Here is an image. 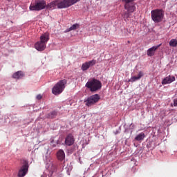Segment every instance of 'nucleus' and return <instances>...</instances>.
Returning a JSON list of instances; mask_svg holds the SVG:
<instances>
[{"label": "nucleus", "mask_w": 177, "mask_h": 177, "mask_svg": "<svg viewBox=\"0 0 177 177\" xmlns=\"http://www.w3.org/2000/svg\"><path fill=\"white\" fill-rule=\"evenodd\" d=\"M28 161L24 160L22 161V166L21 167V169L19 171L18 176L19 177H24L26 175H27V172H28Z\"/></svg>", "instance_id": "nucleus-9"}, {"label": "nucleus", "mask_w": 177, "mask_h": 177, "mask_svg": "<svg viewBox=\"0 0 177 177\" xmlns=\"http://www.w3.org/2000/svg\"><path fill=\"white\" fill-rule=\"evenodd\" d=\"M78 27H80V25L78 24H73L69 28L66 29V32H70V31H73V30H77Z\"/></svg>", "instance_id": "nucleus-20"}, {"label": "nucleus", "mask_w": 177, "mask_h": 177, "mask_svg": "<svg viewBox=\"0 0 177 177\" xmlns=\"http://www.w3.org/2000/svg\"><path fill=\"white\" fill-rule=\"evenodd\" d=\"M175 81V76L169 75L165 77L162 81V85H167L168 84H172Z\"/></svg>", "instance_id": "nucleus-14"}, {"label": "nucleus", "mask_w": 177, "mask_h": 177, "mask_svg": "<svg viewBox=\"0 0 177 177\" xmlns=\"http://www.w3.org/2000/svg\"><path fill=\"white\" fill-rule=\"evenodd\" d=\"M160 46H161V44L158 46H154L152 48L148 49L147 51V56H149L150 57H151V56H154L156 50H157V49H158Z\"/></svg>", "instance_id": "nucleus-13"}, {"label": "nucleus", "mask_w": 177, "mask_h": 177, "mask_svg": "<svg viewBox=\"0 0 177 177\" xmlns=\"http://www.w3.org/2000/svg\"><path fill=\"white\" fill-rule=\"evenodd\" d=\"M46 168L49 171L50 175H53V172H56L57 166L53 162V160H50V161L46 165Z\"/></svg>", "instance_id": "nucleus-10"}, {"label": "nucleus", "mask_w": 177, "mask_h": 177, "mask_svg": "<svg viewBox=\"0 0 177 177\" xmlns=\"http://www.w3.org/2000/svg\"><path fill=\"white\" fill-rule=\"evenodd\" d=\"M81 0H65L66 3V7L70 8V6H73V5H75L77 2H80Z\"/></svg>", "instance_id": "nucleus-18"}, {"label": "nucleus", "mask_w": 177, "mask_h": 177, "mask_svg": "<svg viewBox=\"0 0 177 177\" xmlns=\"http://www.w3.org/2000/svg\"><path fill=\"white\" fill-rule=\"evenodd\" d=\"M86 87L88 88L91 92H96L102 89V82L96 79H93L86 84Z\"/></svg>", "instance_id": "nucleus-3"}, {"label": "nucleus", "mask_w": 177, "mask_h": 177, "mask_svg": "<svg viewBox=\"0 0 177 177\" xmlns=\"http://www.w3.org/2000/svg\"><path fill=\"white\" fill-rule=\"evenodd\" d=\"M145 138H146L145 133H140L135 138V140H137V142H140V140H143Z\"/></svg>", "instance_id": "nucleus-19"}, {"label": "nucleus", "mask_w": 177, "mask_h": 177, "mask_svg": "<svg viewBox=\"0 0 177 177\" xmlns=\"http://www.w3.org/2000/svg\"><path fill=\"white\" fill-rule=\"evenodd\" d=\"M131 1H135V0H131Z\"/></svg>", "instance_id": "nucleus-27"}, {"label": "nucleus", "mask_w": 177, "mask_h": 177, "mask_svg": "<svg viewBox=\"0 0 177 177\" xmlns=\"http://www.w3.org/2000/svg\"><path fill=\"white\" fill-rule=\"evenodd\" d=\"M37 100H41L42 99V95L41 94H39L37 95Z\"/></svg>", "instance_id": "nucleus-24"}, {"label": "nucleus", "mask_w": 177, "mask_h": 177, "mask_svg": "<svg viewBox=\"0 0 177 177\" xmlns=\"http://www.w3.org/2000/svg\"><path fill=\"white\" fill-rule=\"evenodd\" d=\"M122 17L124 20V21H127L131 17V12H128V11L124 12V14L122 15Z\"/></svg>", "instance_id": "nucleus-21"}, {"label": "nucleus", "mask_w": 177, "mask_h": 177, "mask_svg": "<svg viewBox=\"0 0 177 177\" xmlns=\"http://www.w3.org/2000/svg\"><path fill=\"white\" fill-rule=\"evenodd\" d=\"M7 1H8V2H10L11 0H7Z\"/></svg>", "instance_id": "nucleus-26"}, {"label": "nucleus", "mask_w": 177, "mask_h": 177, "mask_svg": "<svg viewBox=\"0 0 177 177\" xmlns=\"http://www.w3.org/2000/svg\"><path fill=\"white\" fill-rule=\"evenodd\" d=\"M99 100H100V95H99V94H95L87 97L86 100H84V103L87 107H91L96 104Z\"/></svg>", "instance_id": "nucleus-7"}, {"label": "nucleus", "mask_w": 177, "mask_h": 177, "mask_svg": "<svg viewBox=\"0 0 177 177\" xmlns=\"http://www.w3.org/2000/svg\"><path fill=\"white\" fill-rule=\"evenodd\" d=\"M151 19L154 23H160V21H162V19H164V12H162V10H153L151 12Z\"/></svg>", "instance_id": "nucleus-5"}, {"label": "nucleus", "mask_w": 177, "mask_h": 177, "mask_svg": "<svg viewBox=\"0 0 177 177\" xmlns=\"http://www.w3.org/2000/svg\"><path fill=\"white\" fill-rule=\"evenodd\" d=\"M124 3V9L127 10L129 13H133L136 10L135 3L132 0H122Z\"/></svg>", "instance_id": "nucleus-8"}, {"label": "nucleus", "mask_w": 177, "mask_h": 177, "mask_svg": "<svg viewBox=\"0 0 177 177\" xmlns=\"http://www.w3.org/2000/svg\"><path fill=\"white\" fill-rule=\"evenodd\" d=\"M66 84H67V80H62L58 82L53 88L52 91L53 95H60V93L64 91V88H66Z\"/></svg>", "instance_id": "nucleus-6"}, {"label": "nucleus", "mask_w": 177, "mask_h": 177, "mask_svg": "<svg viewBox=\"0 0 177 177\" xmlns=\"http://www.w3.org/2000/svg\"><path fill=\"white\" fill-rule=\"evenodd\" d=\"M49 41V33H44L41 35L40 41H37L35 44V48L37 50L41 52L42 50H45L46 48V44Z\"/></svg>", "instance_id": "nucleus-1"}, {"label": "nucleus", "mask_w": 177, "mask_h": 177, "mask_svg": "<svg viewBox=\"0 0 177 177\" xmlns=\"http://www.w3.org/2000/svg\"><path fill=\"white\" fill-rule=\"evenodd\" d=\"M66 0H55L46 5V9H66Z\"/></svg>", "instance_id": "nucleus-2"}, {"label": "nucleus", "mask_w": 177, "mask_h": 177, "mask_svg": "<svg viewBox=\"0 0 177 177\" xmlns=\"http://www.w3.org/2000/svg\"><path fill=\"white\" fill-rule=\"evenodd\" d=\"M23 77H24V73L21 71L15 72L12 75V78L15 80H20V78H23Z\"/></svg>", "instance_id": "nucleus-16"}, {"label": "nucleus", "mask_w": 177, "mask_h": 177, "mask_svg": "<svg viewBox=\"0 0 177 177\" xmlns=\"http://www.w3.org/2000/svg\"><path fill=\"white\" fill-rule=\"evenodd\" d=\"M57 158L59 160V161H63L64 158H66V153H64V151L62 149H59L57 152Z\"/></svg>", "instance_id": "nucleus-15"}, {"label": "nucleus", "mask_w": 177, "mask_h": 177, "mask_svg": "<svg viewBox=\"0 0 177 177\" xmlns=\"http://www.w3.org/2000/svg\"><path fill=\"white\" fill-rule=\"evenodd\" d=\"M46 8V1L45 0L35 1V3L30 4L29 9L32 11L39 12Z\"/></svg>", "instance_id": "nucleus-4"}, {"label": "nucleus", "mask_w": 177, "mask_h": 177, "mask_svg": "<svg viewBox=\"0 0 177 177\" xmlns=\"http://www.w3.org/2000/svg\"><path fill=\"white\" fill-rule=\"evenodd\" d=\"M74 142H75V140L74 139L73 134H68L65 138V145L66 146H73Z\"/></svg>", "instance_id": "nucleus-12"}, {"label": "nucleus", "mask_w": 177, "mask_h": 177, "mask_svg": "<svg viewBox=\"0 0 177 177\" xmlns=\"http://www.w3.org/2000/svg\"><path fill=\"white\" fill-rule=\"evenodd\" d=\"M174 105L175 106V107H177V99L174 100Z\"/></svg>", "instance_id": "nucleus-25"}, {"label": "nucleus", "mask_w": 177, "mask_h": 177, "mask_svg": "<svg viewBox=\"0 0 177 177\" xmlns=\"http://www.w3.org/2000/svg\"><path fill=\"white\" fill-rule=\"evenodd\" d=\"M95 64H96V60L95 59L86 62L82 65V70L83 71H86L89 67H92L93 66H95Z\"/></svg>", "instance_id": "nucleus-11"}, {"label": "nucleus", "mask_w": 177, "mask_h": 177, "mask_svg": "<svg viewBox=\"0 0 177 177\" xmlns=\"http://www.w3.org/2000/svg\"><path fill=\"white\" fill-rule=\"evenodd\" d=\"M57 115V111H53L48 113V118H56Z\"/></svg>", "instance_id": "nucleus-22"}, {"label": "nucleus", "mask_w": 177, "mask_h": 177, "mask_svg": "<svg viewBox=\"0 0 177 177\" xmlns=\"http://www.w3.org/2000/svg\"><path fill=\"white\" fill-rule=\"evenodd\" d=\"M143 77V73L142 71L139 72L138 76L131 77L130 79L131 82H135V81H138L140 80Z\"/></svg>", "instance_id": "nucleus-17"}, {"label": "nucleus", "mask_w": 177, "mask_h": 177, "mask_svg": "<svg viewBox=\"0 0 177 177\" xmlns=\"http://www.w3.org/2000/svg\"><path fill=\"white\" fill-rule=\"evenodd\" d=\"M169 45L173 48H176L177 46V40L176 39H172L169 41Z\"/></svg>", "instance_id": "nucleus-23"}]
</instances>
